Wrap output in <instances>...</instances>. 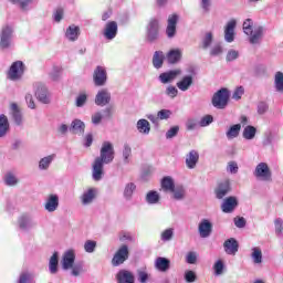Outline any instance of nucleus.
Instances as JSON below:
<instances>
[{
  "mask_svg": "<svg viewBox=\"0 0 283 283\" xmlns=\"http://www.w3.org/2000/svg\"><path fill=\"white\" fill-rule=\"evenodd\" d=\"M114 145L109 142H104L102 144V148L99 150V156L95 158L93 163V169H92V178L96 182L98 180H103L104 176V165H109L114 163Z\"/></svg>",
  "mask_w": 283,
  "mask_h": 283,
  "instance_id": "nucleus-1",
  "label": "nucleus"
},
{
  "mask_svg": "<svg viewBox=\"0 0 283 283\" xmlns=\"http://www.w3.org/2000/svg\"><path fill=\"white\" fill-rule=\"evenodd\" d=\"M243 32L249 38V41L252 45H258L260 43V40L262 39L264 34V28L263 27H255L253 29V20L250 18L245 19L243 22Z\"/></svg>",
  "mask_w": 283,
  "mask_h": 283,
  "instance_id": "nucleus-2",
  "label": "nucleus"
},
{
  "mask_svg": "<svg viewBox=\"0 0 283 283\" xmlns=\"http://www.w3.org/2000/svg\"><path fill=\"white\" fill-rule=\"evenodd\" d=\"M253 176L256 180H261L262 182H271V180H273V172L266 163L258 164L253 171Z\"/></svg>",
  "mask_w": 283,
  "mask_h": 283,
  "instance_id": "nucleus-3",
  "label": "nucleus"
},
{
  "mask_svg": "<svg viewBox=\"0 0 283 283\" xmlns=\"http://www.w3.org/2000/svg\"><path fill=\"white\" fill-rule=\"evenodd\" d=\"M229 88H221L217 91L212 96V105L216 109H226L229 105Z\"/></svg>",
  "mask_w": 283,
  "mask_h": 283,
  "instance_id": "nucleus-4",
  "label": "nucleus"
},
{
  "mask_svg": "<svg viewBox=\"0 0 283 283\" xmlns=\"http://www.w3.org/2000/svg\"><path fill=\"white\" fill-rule=\"evenodd\" d=\"M14 34V28L10 24L2 27L0 31V49L8 50L12 45V36Z\"/></svg>",
  "mask_w": 283,
  "mask_h": 283,
  "instance_id": "nucleus-5",
  "label": "nucleus"
},
{
  "mask_svg": "<svg viewBox=\"0 0 283 283\" xmlns=\"http://www.w3.org/2000/svg\"><path fill=\"white\" fill-rule=\"evenodd\" d=\"M160 38V24L157 19H150L146 27V39L149 43L158 41Z\"/></svg>",
  "mask_w": 283,
  "mask_h": 283,
  "instance_id": "nucleus-6",
  "label": "nucleus"
},
{
  "mask_svg": "<svg viewBox=\"0 0 283 283\" xmlns=\"http://www.w3.org/2000/svg\"><path fill=\"white\" fill-rule=\"evenodd\" d=\"M25 72V64L22 61H15L8 71L9 81H21Z\"/></svg>",
  "mask_w": 283,
  "mask_h": 283,
  "instance_id": "nucleus-7",
  "label": "nucleus"
},
{
  "mask_svg": "<svg viewBox=\"0 0 283 283\" xmlns=\"http://www.w3.org/2000/svg\"><path fill=\"white\" fill-rule=\"evenodd\" d=\"M129 260V248L127 245H122L112 259L113 266H120V264H125Z\"/></svg>",
  "mask_w": 283,
  "mask_h": 283,
  "instance_id": "nucleus-8",
  "label": "nucleus"
},
{
  "mask_svg": "<svg viewBox=\"0 0 283 283\" xmlns=\"http://www.w3.org/2000/svg\"><path fill=\"white\" fill-rule=\"evenodd\" d=\"M93 82L96 87H103L107 83V70L105 66H96L93 72Z\"/></svg>",
  "mask_w": 283,
  "mask_h": 283,
  "instance_id": "nucleus-9",
  "label": "nucleus"
},
{
  "mask_svg": "<svg viewBox=\"0 0 283 283\" xmlns=\"http://www.w3.org/2000/svg\"><path fill=\"white\" fill-rule=\"evenodd\" d=\"M35 97L43 105H50V92H48V87L42 83L34 84Z\"/></svg>",
  "mask_w": 283,
  "mask_h": 283,
  "instance_id": "nucleus-10",
  "label": "nucleus"
},
{
  "mask_svg": "<svg viewBox=\"0 0 283 283\" xmlns=\"http://www.w3.org/2000/svg\"><path fill=\"white\" fill-rule=\"evenodd\" d=\"M109 103H112V93L107 88L99 90L95 96V105L97 107H105Z\"/></svg>",
  "mask_w": 283,
  "mask_h": 283,
  "instance_id": "nucleus-11",
  "label": "nucleus"
},
{
  "mask_svg": "<svg viewBox=\"0 0 283 283\" xmlns=\"http://www.w3.org/2000/svg\"><path fill=\"white\" fill-rule=\"evenodd\" d=\"M76 261V252L74 250H66L63 253L62 256V269L64 271H70V269H72V266H74V262Z\"/></svg>",
  "mask_w": 283,
  "mask_h": 283,
  "instance_id": "nucleus-12",
  "label": "nucleus"
},
{
  "mask_svg": "<svg viewBox=\"0 0 283 283\" xmlns=\"http://www.w3.org/2000/svg\"><path fill=\"white\" fill-rule=\"evenodd\" d=\"M118 34V23L116 21H109L106 23L103 30V36L106 41H114V38Z\"/></svg>",
  "mask_w": 283,
  "mask_h": 283,
  "instance_id": "nucleus-13",
  "label": "nucleus"
},
{
  "mask_svg": "<svg viewBox=\"0 0 283 283\" xmlns=\"http://www.w3.org/2000/svg\"><path fill=\"white\" fill-rule=\"evenodd\" d=\"M180 74H182V70L175 69V70H170V71L159 74L158 80L164 85H167V83H174V81H176V78H178V76H180Z\"/></svg>",
  "mask_w": 283,
  "mask_h": 283,
  "instance_id": "nucleus-14",
  "label": "nucleus"
},
{
  "mask_svg": "<svg viewBox=\"0 0 283 283\" xmlns=\"http://www.w3.org/2000/svg\"><path fill=\"white\" fill-rule=\"evenodd\" d=\"M19 229L21 231H32L36 227V221L28 214H23L18 219Z\"/></svg>",
  "mask_w": 283,
  "mask_h": 283,
  "instance_id": "nucleus-15",
  "label": "nucleus"
},
{
  "mask_svg": "<svg viewBox=\"0 0 283 283\" xmlns=\"http://www.w3.org/2000/svg\"><path fill=\"white\" fill-rule=\"evenodd\" d=\"M112 114L111 106L104 108L103 111L95 112L91 117V123L95 126L101 125L103 118H112Z\"/></svg>",
  "mask_w": 283,
  "mask_h": 283,
  "instance_id": "nucleus-16",
  "label": "nucleus"
},
{
  "mask_svg": "<svg viewBox=\"0 0 283 283\" xmlns=\"http://www.w3.org/2000/svg\"><path fill=\"white\" fill-rule=\"evenodd\" d=\"M44 209L48 213H54L59 209V195L51 193L45 198Z\"/></svg>",
  "mask_w": 283,
  "mask_h": 283,
  "instance_id": "nucleus-17",
  "label": "nucleus"
},
{
  "mask_svg": "<svg viewBox=\"0 0 283 283\" xmlns=\"http://www.w3.org/2000/svg\"><path fill=\"white\" fill-rule=\"evenodd\" d=\"M235 20H230L224 29V41L227 43H233L235 41V25H237Z\"/></svg>",
  "mask_w": 283,
  "mask_h": 283,
  "instance_id": "nucleus-18",
  "label": "nucleus"
},
{
  "mask_svg": "<svg viewBox=\"0 0 283 283\" xmlns=\"http://www.w3.org/2000/svg\"><path fill=\"white\" fill-rule=\"evenodd\" d=\"M176 25H178V14L169 15L166 28V35L168 39H174V36H176Z\"/></svg>",
  "mask_w": 283,
  "mask_h": 283,
  "instance_id": "nucleus-19",
  "label": "nucleus"
},
{
  "mask_svg": "<svg viewBox=\"0 0 283 283\" xmlns=\"http://www.w3.org/2000/svg\"><path fill=\"white\" fill-rule=\"evenodd\" d=\"M200 160V154L198 150L192 149L186 155V167L187 169H196L198 161Z\"/></svg>",
  "mask_w": 283,
  "mask_h": 283,
  "instance_id": "nucleus-20",
  "label": "nucleus"
},
{
  "mask_svg": "<svg viewBox=\"0 0 283 283\" xmlns=\"http://www.w3.org/2000/svg\"><path fill=\"white\" fill-rule=\"evenodd\" d=\"M10 112H11L13 123L18 127H21V125H23V113H21V108H19V105L17 103H11Z\"/></svg>",
  "mask_w": 283,
  "mask_h": 283,
  "instance_id": "nucleus-21",
  "label": "nucleus"
},
{
  "mask_svg": "<svg viewBox=\"0 0 283 283\" xmlns=\"http://www.w3.org/2000/svg\"><path fill=\"white\" fill-rule=\"evenodd\" d=\"M238 208V198L235 197H228L223 200L221 205V210L223 213H233Z\"/></svg>",
  "mask_w": 283,
  "mask_h": 283,
  "instance_id": "nucleus-22",
  "label": "nucleus"
},
{
  "mask_svg": "<svg viewBox=\"0 0 283 283\" xmlns=\"http://www.w3.org/2000/svg\"><path fill=\"white\" fill-rule=\"evenodd\" d=\"M223 249L227 255H235V253H238V250L240 249V244L238 243V240H235L234 238H230L224 241Z\"/></svg>",
  "mask_w": 283,
  "mask_h": 283,
  "instance_id": "nucleus-23",
  "label": "nucleus"
},
{
  "mask_svg": "<svg viewBox=\"0 0 283 283\" xmlns=\"http://www.w3.org/2000/svg\"><path fill=\"white\" fill-rule=\"evenodd\" d=\"M229 191H231V184L229 182V180H224L217 186L214 190L216 198L218 200H222V198H224V196H227Z\"/></svg>",
  "mask_w": 283,
  "mask_h": 283,
  "instance_id": "nucleus-24",
  "label": "nucleus"
},
{
  "mask_svg": "<svg viewBox=\"0 0 283 283\" xmlns=\"http://www.w3.org/2000/svg\"><path fill=\"white\" fill-rule=\"evenodd\" d=\"M212 230L213 224H211V221L202 219L198 227L200 238H209V235H211Z\"/></svg>",
  "mask_w": 283,
  "mask_h": 283,
  "instance_id": "nucleus-25",
  "label": "nucleus"
},
{
  "mask_svg": "<svg viewBox=\"0 0 283 283\" xmlns=\"http://www.w3.org/2000/svg\"><path fill=\"white\" fill-rule=\"evenodd\" d=\"M69 132L77 136H83V134H85V122L81 119H73L70 125Z\"/></svg>",
  "mask_w": 283,
  "mask_h": 283,
  "instance_id": "nucleus-26",
  "label": "nucleus"
},
{
  "mask_svg": "<svg viewBox=\"0 0 283 283\" xmlns=\"http://www.w3.org/2000/svg\"><path fill=\"white\" fill-rule=\"evenodd\" d=\"M176 85L178 90H180V92L189 91L191 85H193V75L191 74L184 75L181 80L176 83Z\"/></svg>",
  "mask_w": 283,
  "mask_h": 283,
  "instance_id": "nucleus-27",
  "label": "nucleus"
},
{
  "mask_svg": "<svg viewBox=\"0 0 283 283\" xmlns=\"http://www.w3.org/2000/svg\"><path fill=\"white\" fill-rule=\"evenodd\" d=\"M182 59V51L180 49H172L166 54V60L169 65H176V63H180Z\"/></svg>",
  "mask_w": 283,
  "mask_h": 283,
  "instance_id": "nucleus-28",
  "label": "nucleus"
},
{
  "mask_svg": "<svg viewBox=\"0 0 283 283\" xmlns=\"http://www.w3.org/2000/svg\"><path fill=\"white\" fill-rule=\"evenodd\" d=\"M78 36H81V28L75 24H71L65 31V38L67 41L74 43V41H78Z\"/></svg>",
  "mask_w": 283,
  "mask_h": 283,
  "instance_id": "nucleus-29",
  "label": "nucleus"
},
{
  "mask_svg": "<svg viewBox=\"0 0 283 283\" xmlns=\"http://www.w3.org/2000/svg\"><path fill=\"white\" fill-rule=\"evenodd\" d=\"M171 266V261L169 259L159 256L155 260V269L160 271V273H167Z\"/></svg>",
  "mask_w": 283,
  "mask_h": 283,
  "instance_id": "nucleus-30",
  "label": "nucleus"
},
{
  "mask_svg": "<svg viewBox=\"0 0 283 283\" xmlns=\"http://www.w3.org/2000/svg\"><path fill=\"white\" fill-rule=\"evenodd\" d=\"M136 129L143 136H149L151 132V124H149V120L142 118L136 123Z\"/></svg>",
  "mask_w": 283,
  "mask_h": 283,
  "instance_id": "nucleus-31",
  "label": "nucleus"
},
{
  "mask_svg": "<svg viewBox=\"0 0 283 283\" xmlns=\"http://www.w3.org/2000/svg\"><path fill=\"white\" fill-rule=\"evenodd\" d=\"M116 280L117 283H134V274L128 270H119Z\"/></svg>",
  "mask_w": 283,
  "mask_h": 283,
  "instance_id": "nucleus-32",
  "label": "nucleus"
},
{
  "mask_svg": "<svg viewBox=\"0 0 283 283\" xmlns=\"http://www.w3.org/2000/svg\"><path fill=\"white\" fill-rule=\"evenodd\" d=\"M10 132V120L4 114L0 115V138H6Z\"/></svg>",
  "mask_w": 283,
  "mask_h": 283,
  "instance_id": "nucleus-33",
  "label": "nucleus"
},
{
  "mask_svg": "<svg viewBox=\"0 0 283 283\" xmlns=\"http://www.w3.org/2000/svg\"><path fill=\"white\" fill-rule=\"evenodd\" d=\"M55 158H56V155H54V154L41 158L39 161L40 171H48L50 169V165H52V163H54Z\"/></svg>",
  "mask_w": 283,
  "mask_h": 283,
  "instance_id": "nucleus-34",
  "label": "nucleus"
},
{
  "mask_svg": "<svg viewBox=\"0 0 283 283\" xmlns=\"http://www.w3.org/2000/svg\"><path fill=\"white\" fill-rule=\"evenodd\" d=\"M165 63V53L163 51H155L153 55V66L155 70H160Z\"/></svg>",
  "mask_w": 283,
  "mask_h": 283,
  "instance_id": "nucleus-35",
  "label": "nucleus"
},
{
  "mask_svg": "<svg viewBox=\"0 0 283 283\" xmlns=\"http://www.w3.org/2000/svg\"><path fill=\"white\" fill-rule=\"evenodd\" d=\"M49 271L51 275L59 273V252H54L49 261Z\"/></svg>",
  "mask_w": 283,
  "mask_h": 283,
  "instance_id": "nucleus-36",
  "label": "nucleus"
},
{
  "mask_svg": "<svg viewBox=\"0 0 283 283\" xmlns=\"http://www.w3.org/2000/svg\"><path fill=\"white\" fill-rule=\"evenodd\" d=\"M241 129H242V125L240 124H234L230 126V128L226 133L228 140H233V138H238L240 136Z\"/></svg>",
  "mask_w": 283,
  "mask_h": 283,
  "instance_id": "nucleus-37",
  "label": "nucleus"
},
{
  "mask_svg": "<svg viewBox=\"0 0 283 283\" xmlns=\"http://www.w3.org/2000/svg\"><path fill=\"white\" fill-rule=\"evenodd\" d=\"M4 185L7 187H17L19 185V178L14 172L8 171L3 177Z\"/></svg>",
  "mask_w": 283,
  "mask_h": 283,
  "instance_id": "nucleus-38",
  "label": "nucleus"
},
{
  "mask_svg": "<svg viewBox=\"0 0 283 283\" xmlns=\"http://www.w3.org/2000/svg\"><path fill=\"white\" fill-rule=\"evenodd\" d=\"M170 193H172L174 200H185V196H187V191L182 185H177Z\"/></svg>",
  "mask_w": 283,
  "mask_h": 283,
  "instance_id": "nucleus-39",
  "label": "nucleus"
},
{
  "mask_svg": "<svg viewBox=\"0 0 283 283\" xmlns=\"http://www.w3.org/2000/svg\"><path fill=\"white\" fill-rule=\"evenodd\" d=\"M175 187L176 184L174 182V178H171L170 176L164 177L161 179V188L164 189V191L171 193Z\"/></svg>",
  "mask_w": 283,
  "mask_h": 283,
  "instance_id": "nucleus-40",
  "label": "nucleus"
},
{
  "mask_svg": "<svg viewBox=\"0 0 283 283\" xmlns=\"http://www.w3.org/2000/svg\"><path fill=\"white\" fill-rule=\"evenodd\" d=\"M94 198H96L94 189H88L81 197L82 205H84V207H86L87 205H92V202H94Z\"/></svg>",
  "mask_w": 283,
  "mask_h": 283,
  "instance_id": "nucleus-41",
  "label": "nucleus"
},
{
  "mask_svg": "<svg viewBox=\"0 0 283 283\" xmlns=\"http://www.w3.org/2000/svg\"><path fill=\"white\" fill-rule=\"evenodd\" d=\"M147 205H158L160 202V195L156 190H150L146 195Z\"/></svg>",
  "mask_w": 283,
  "mask_h": 283,
  "instance_id": "nucleus-42",
  "label": "nucleus"
},
{
  "mask_svg": "<svg viewBox=\"0 0 283 283\" xmlns=\"http://www.w3.org/2000/svg\"><path fill=\"white\" fill-rule=\"evenodd\" d=\"M134 191H136V184L134 182L126 184L123 192L125 200H132L134 196Z\"/></svg>",
  "mask_w": 283,
  "mask_h": 283,
  "instance_id": "nucleus-43",
  "label": "nucleus"
},
{
  "mask_svg": "<svg viewBox=\"0 0 283 283\" xmlns=\"http://www.w3.org/2000/svg\"><path fill=\"white\" fill-rule=\"evenodd\" d=\"M255 134H258L255 126H247L243 129L242 136L245 140H253V138H255Z\"/></svg>",
  "mask_w": 283,
  "mask_h": 283,
  "instance_id": "nucleus-44",
  "label": "nucleus"
},
{
  "mask_svg": "<svg viewBox=\"0 0 283 283\" xmlns=\"http://www.w3.org/2000/svg\"><path fill=\"white\" fill-rule=\"evenodd\" d=\"M201 43H202L203 50H208V48H211V43H213V32L211 31L206 32Z\"/></svg>",
  "mask_w": 283,
  "mask_h": 283,
  "instance_id": "nucleus-45",
  "label": "nucleus"
},
{
  "mask_svg": "<svg viewBox=\"0 0 283 283\" xmlns=\"http://www.w3.org/2000/svg\"><path fill=\"white\" fill-rule=\"evenodd\" d=\"M251 258L254 264H262V250L258 247L252 248Z\"/></svg>",
  "mask_w": 283,
  "mask_h": 283,
  "instance_id": "nucleus-46",
  "label": "nucleus"
},
{
  "mask_svg": "<svg viewBox=\"0 0 283 283\" xmlns=\"http://www.w3.org/2000/svg\"><path fill=\"white\" fill-rule=\"evenodd\" d=\"M274 85L276 92L282 93L283 92V73L282 72H276L274 76Z\"/></svg>",
  "mask_w": 283,
  "mask_h": 283,
  "instance_id": "nucleus-47",
  "label": "nucleus"
},
{
  "mask_svg": "<svg viewBox=\"0 0 283 283\" xmlns=\"http://www.w3.org/2000/svg\"><path fill=\"white\" fill-rule=\"evenodd\" d=\"M161 242H171L174 240V228L164 230L160 234Z\"/></svg>",
  "mask_w": 283,
  "mask_h": 283,
  "instance_id": "nucleus-48",
  "label": "nucleus"
},
{
  "mask_svg": "<svg viewBox=\"0 0 283 283\" xmlns=\"http://www.w3.org/2000/svg\"><path fill=\"white\" fill-rule=\"evenodd\" d=\"M274 229L277 238H283V220L282 218H276L274 220Z\"/></svg>",
  "mask_w": 283,
  "mask_h": 283,
  "instance_id": "nucleus-49",
  "label": "nucleus"
},
{
  "mask_svg": "<svg viewBox=\"0 0 283 283\" xmlns=\"http://www.w3.org/2000/svg\"><path fill=\"white\" fill-rule=\"evenodd\" d=\"M214 275L219 276L224 273V262L222 260H218L213 265Z\"/></svg>",
  "mask_w": 283,
  "mask_h": 283,
  "instance_id": "nucleus-50",
  "label": "nucleus"
},
{
  "mask_svg": "<svg viewBox=\"0 0 283 283\" xmlns=\"http://www.w3.org/2000/svg\"><path fill=\"white\" fill-rule=\"evenodd\" d=\"M256 112L260 116H263V114H266L269 112V103L261 101L256 105Z\"/></svg>",
  "mask_w": 283,
  "mask_h": 283,
  "instance_id": "nucleus-51",
  "label": "nucleus"
},
{
  "mask_svg": "<svg viewBox=\"0 0 283 283\" xmlns=\"http://www.w3.org/2000/svg\"><path fill=\"white\" fill-rule=\"evenodd\" d=\"M13 6H19L21 10H28V7L34 1V0H10Z\"/></svg>",
  "mask_w": 283,
  "mask_h": 283,
  "instance_id": "nucleus-52",
  "label": "nucleus"
},
{
  "mask_svg": "<svg viewBox=\"0 0 283 283\" xmlns=\"http://www.w3.org/2000/svg\"><path fill=\"white\" fill-rule=\"evenodd\" d=\"M178 132H180V127L172 126L170 129L166 132V139L171 140V138H176L178 136Z\"/></svg>",
  "mask_w": 283,
  "mask_h": 283,
  "instance_id": "nucleus-53",
  "label": "nucleus"
},
{
  "mask_svg": "<svg viewBox=\"0 0 283 283\" xmlns=\"http://www.w3.org/2000/svg\"><path fill=\"white\" fill-rule=\"evenodd\" d=\"M165 94L168 98H176V96H178V88L174 85H169L166 87Z\"/></svg>",
  "mask_w": 283,
  "mask_h": 283,
  "instance_id": "nucleus-54",
  "label": "nucleus"
},
{
  "mask_svg": "<svg viewBox=\"0 0 283 283\" xmlns=\"http://www.w3.org/2000/svg\"><path fill=\"white\" fill-rule=\"evenodd\" d=\"M224 52V49H222V44L217 43L210 49V56H220Z\"/></svg>",
  "mask_w": 283,
  "mask_h": 283,
  "instance_id": "nucleus-55",
  "label": "nucleus"
},
{
  "mask_svg": "<svg viewBox=\"0 0 283 283\" xmlns=\"http://www.w3.org/2000/svg\"><path fill=\"white\" fill-rule=\"evenodd\" d=\"M63 15H64L63 8L60 7L55 9V11L53 12V21H55V23H61V21H63Z\"/></svg>",
  "mask_w": 283,
  "mask_h": 283,
  "instance_id": "nucleus-56",
  "label": "nucleus"
},
{
  "mask_svg": "<svg viewBox=\"0 0 283 283\" xmlns=\"http://www.w3.org/2000/svg\"><path fill=\"white\" fill-rule=\"evenodd\" d=\"M86 103H87V94L80 93L75 101L76 107H83Z\"/></svg>",
  "mask_w": 283,
  "mask_h": 283,
  "instance_id": "nucleus-57",
  "label": "nucleus"
},
{
  "mask_svg": "<svg viewBox=\"0 0 283 283\" xmlns=\"http://www.w3.org/2000/svg\"><path fill=\"white\" fill-rule=\"evenodd\" d=\"M84 250L86 253H94V251H96V241L87 240L84 243Z\"/></svg>",
  "mask_w": 283,
  "mask_h": 283,
  "instance_id": "nucleus-58",
  "label": "nucleus"
},
{
  "mask_svg": "<svg viewBox=\"0 0 283 283\" xmlns=\"http://www.w3.org/2000/svg\"><path fill=\"white\" fill-rule=\"evenodd\" d=\"M129 156H132V147L128 146V144H125L123 149V159L126 165L129 164Z\"/></svg>",
  "mask_w": 283,
  "mask_h": 283,
  "instance_id": "nucleus-59",
  "label": "nucleus"
},
{
  "mask_svg": "<svg viewBox=\"0 0 283 283\" xmlns=\"http://www.w3.org/2000/svg\"><path fill=\"white\" fill-rule=\"evenodd\" d=\"M159 120H169L171 118V111L170 109H161L157 113Z\"/></svg>",
  "mask_w": 283,
  "mask_h": 283,
  "instance_id": "nucleus-60",
  "label": "nucleus"
},
{
  "mask_svg": "<svg viewBox=\"0 0 283 283\" xmlns=\"http://www.w3.org/2000/svg\"><path fill=\"white\" fill-rule=\"evenodd\" d=\"M211 123H213V116L206 115L200 119L199 125H200V127H209V125H211Z\"/></svg>",
  "mask_w": 283,
  "mask_h": 283,
  "instance_id": "nucleus-61",
  "label": "nucleus"
},
{
  "mask_svg": "<svg viewBox=\"0 0 283 283\" xmlns=\"http://www.w3.org/2000/svg\"><path fill=\"white\" fill-rule=\"evenodd\" d=\"M240 56V53L237 50H230L227 53L226 61L231 63V61H235Z\"/></svg>",
  "mask_w": 283,
  "mask_h": 283,
  "instance_id": "nucleus-62",
  "label": "nucleus"
},
{
  "mask_svg": "<svg viewBox=\"0 0 283 283\" xmlns=\"http://www.w3.org/2000/svg\"><path fill=\"white\" fill-rule=\"evenodd\" d=\"M31 280H32V274H30L29 272H22L19 275L18 283H30Z\"/></svg>",
  "mask_w": 283,
  "mask_h": 283,
  "instance_id": "nucleus-63",
  "label": "nucleus"
},
{
  "mask_svg": "<svg viewBox=\"0 0 283 283\" xmlns=\"http://www.w3.org/2000/svg\"><path fill=\"white\" fill-rule=\"evenodd\" d=\"M239 169L240 168L238 167V163L235 161L228 163V166H227L228 174H238Z\"/></svg>",
  "mask_w": 283,
  "mask_h": 283,
  "instance_id": "nucleus-64",
  "label": "nucleus"
}]
</instances>
